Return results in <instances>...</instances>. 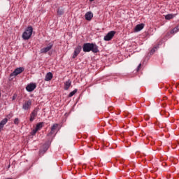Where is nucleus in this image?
Masks as SVG:
<instances>
[{
    "label": "nucleus",
    "instance_id": "16",
    "mask_svg": "<svg viewBox=\"0 0 179 179\" xmlns=\"http://www.w3.org/2000/svg\"><path fill=\"white\" fill-rule=\"evenodd\" d=\"M43 125H44V122H43L38 123L36 126V130L40 131L43 128Z\"/></svg>",
    "mask_w": 179,
    "mask_h": 179
},
{
    "label": "nucleus",
    "instance_id": "12",
    "mask_svg": "<svg viewBox=\"0 0 179 179\" xmlns=\"http://www.w3.org/2000/svg\"><path fill=\"white\" fill-rule=\"evenodd\" d=\"M85 17L86 20H92V19L93 18V13L87 12V13H85Z\"/></svg>",
    "mask_w": 179,
    "mask_h": 179
},
{
    "label": "nucleus",
    "instance_id": "24",
    "mask_svg": "<svg viewBox=\"0 0 179 179\" xmlns=\"http://www.w3.org/2000/svg\"><path fill=\"white\" fill-rule=\"evenodd\" d=\"M37 131H38V130H37V129L35 128V129H34V130L32 131V135H36V134H37Z\"/></svg>",
    "mask_w": 179,
    "mask_h": 179
},
{
    "label": "nucleus",
    "instance_id": "18",
    "mask_svg": "<svg viewBox=\"0 0 179 179\" xmlns=\"http://www.w3.org/2000/svg\"><path fill=\"white\" fill-rule=\"evenodd\" d=\"M78 92V89H75L73 91L69 93V97H72L73 96H75V94Z\"/></svg>",
    "mask_w": 179,
    "mask_h": 179
},
{
    "label": "nucleus",
    "instance_id": "29",
    "mask_svg": "<svg viewBox=\"0 0 179 179\" xmlns=\"http://www.w3.org/2000/svg\"><path fill=\"white\" fill-rule=\"evenodd\" d=\"M1 92H0V97H1Z\"/></svg>",
    "mask_w": 179,
    "mask_h": 179
},
{
    "label": "nucleus",
    "instance_id": "19",
    "mask_svg": "<svg viewBox=\"0 0 179 179\" xmlns=\"http://www.w3.org/2000/svg\"><path fill=\"white\" fill-rule=\"evenodd\" d=\"M178 31H179V26H178L177 27L173 28L171 31V34H173V33H177Z\"/></svg>",
    "mask_w": 179,
    "mask_h": 179
},
{
    "label": "nucleus",
    "instance_id": "11",
    "mask_svg": "<svg viewBox=\"0 0 179 179\" xmlns=\"http://www.w3.org/2000/svg\"><path fill=\"white\" fill-rule=\"evenodd\" d=\"M145 27V24L141 23L139 24H137L134 29V31H141V30H142L143 28Z\"/></svg>",
    "mask_w": 179,
    "mask_h": 179
},
{
    "label": "nucleus",
    "instance_id": "27",
    "mask_svg": "<svg viewBox=\"0 0 179 179\" xmlns=\"http://www.w3.org/2000/svg\"><path fill=\"white\" fill-rule=\"evenodd\" d=\"M7 118H9V119L12 118V115H10V114L8 115Z\"/></svg>",
    "mask_w": 179,
    "mask_h": 179
},
{
    "label": "nucleus",
    "instance_id": "23",
    "mask_svg": "<svg viewBox=\"0 0 179 179\" xmlns=\"http://www.w3.org/2000/svg\"><path fill=\"white\" fill-rule=\"evenodd\" d=\"M43 152H47V150H48V145H43Z\"/></svg>",
    "mask_w": 179,
    "mask_h": 179
},
{
    "label": "nucleus",
    "instance_id": "8",
    "mask_svg": "<svg viewBox=\"0 0 179 179\" xmlns=\"http://www.w3.org/2000/svg\"><path fill=\"white\" fill-rule=\"evenodd\" d=\"M37 87V85L36 83H31L28 84L26 87L27 92H33Z\"/></svg>",
    "mask_w": 179,
    "mask_h": 179
},
{
    "label": "nucleus",
    "instance_id": "14",
    "mask_svg": "<svg viewBox=\"0 0 179 179\" xmlns=\"http://www.w3.org/2000/svg\"><path fill=\"white\" fill-rule=\"evenodd\" d=\"M51 79H52V73L48 72L45 77V80L46 82H50Z\"/></svg>",
    "mask_w": 179,
    "mask_h": 179
},
{
    "label": "nucleus",
    "instance_id": "28",
    "mask_svg": "<svg viewBox=\"0 0 179 179\" xmlns=\"http://www.w3.org/2000/svg\"><path fill=\"white\" fill-rule=\"evenodd\" d=\"M93 1H94V0H90V2H93Z\"/></svg>",
    "mask_w": 179,
    "mask_h": 179
},
{
    "label": "nucleus",
    "instance_id": "15",
    "mask_svg": "<svg viewBox=\"0 0 179 179\" xmlns=\"http://www.w3.org/2000/svg\"><path fill=\"white\" fill-rule=\"evenodd\" d=\"M71 80H68L64 83V90H68L71 87Z\"/></svg>",
    "mask_w": 179,
    "mask_h": 179
},
{
    "label": "nucleus",
    "instance_id": "26",
    "mask_svg": "<svg viewBox=\"0 0 179 179\" xmlns=\"http://www.w3.org/2000/svg\"><path fill=\"white\" fill-rule=\"evenodd\" d=\"M141 66H142V64H139L138 67H137V71H139L141 69Z\"/></svg>",
    "mask_w": 179,
    "mask_h": 179
},
{
    "label": "nucleus",
    "instance_id": "5",
    "mask_svg": "<svg viewBox=\"0 0 179 179\" xmlns=\"http://www.w3.org/2000/svg\"><path fill=\"white\" fill-rule=\"evenodd\" d=\"M37 114H38V108H36L30 114V122H33L34 121L36 117H37Z\"/></svg>",
    "mask_w": 179,
    "mask_h": 179
},
{
    "label": "nucleus",
    "instance_id": "3",
    "mask_svg": "<svg viewBox=\"0 0 179 179\" xmlns=\"http://www.w3.org/2000/svg\"><path fill=\"white\" fill-rule=\"evenodd\" d=\"M114 36H115V31H110L104 36L103 40L105 41H110L113 40Z\"/></svg>",
    "mask_w": 179,
    "mask_h": 179
},
{
    "label": "nucleus",
    "instance_id": "2",
    "mask_svg": "<svg viewBox=\"0 0 179 179\" xmlns=\"http://www.w3.org/2000/svg\"><path fill=\"white\" fill-rule=\"evenodd\" d=\"M31 34H33V27L29 26L22 34L23 40H29L31 37Z\"/></svg>",
    "mask_w": 179,
    "mask_h": 179
},
{
    "label": "nucleus",
    "instance_id": "17",
    "mask_svg": "<svg viewBox=\"0 0 179 179\" xmlns=\"http://www.w3.org/2000/svg\"><path fill=\"white\" fill-rule=\"evenodd\" d=\"M174 15L173 14H168L165 16V19L166 20H170L171 19H173V17H174Z\"/></svg>",
    "mask_w": 179,
    "mask_h": 179
},
{
    "label": "nucleus",
    "instance_id": "7",
    "mask_svg": "<svg viewBox=\"0 0 179 179\" xmlns=\"http://www.w3.org/2000/svg\"><path fill=\"white\" fill-rule=\"evenodd\" d=\"M52 45L53 44L50 43L48 44L47 47L41 49L40 50L41 54H47V52H48V51H50L51 48H52Z\"/></svg>",
    "mask_w": 179,
    "mask_h": 179
},
{
    "label": "nucleus",
    "instance_id": "4",
    "mask_svg": "<svg viewBox=\"0 0 179 179\" xmlns=\"http://www.w3.org/2000/svg\"><path fill=\"white\" fill-rule=\"evenodd\" d=\"M30 108H31V100L29 99L23 103L22 109L24 110V111H27L30 110Z\"/></svg>",
    "mask_w": 179,
    "mask_h": 179
},
{
    "label": "nucleus",
    "instance_id": "6",
    "mask_svg": "<svg viewBox=\"0 0 179 179\" xmlns=\"http://www.w3.org/2000/svg\"><path fill=\"white\" fill-rule=\"evenodd\" d=\"M24 71V68L19 67L15 69V71L10 74V76H17L20 73H22Z\"/></svg>",
    "mask_w": 179,
    "mask_h": 179
},
{
    "label": "nucleus",
    "instance_id": "20",
    "mask_svg": "<svg viewBox=\"0 0 179 179\" xmlns=\"http://www.w3.org/2000/svg\"><path fill=\"white\" fill-rule=\"evenodd\" d=\"M64 9L62 8H58L57 10V14L59 15V16L64 15Z\"/></svg>",
    "mask_w": 179,
    "mask_h": 179
},
{
    "label": "nucleus",
    "instance_id": "10",
    "mask_svg": "<svg viewBox=\"0 0 179 179\" xmlns=\"http://www.w3.org/2000/svg\"><path fill=\"white\" fill-rule=\"evenodd\" d=\"M7 122H8V118H4L0 122V132L3 129V127L6 125Z\"/></svg>",
    "mask_w": 179,
    "mask_h": 179
},
{
    "label": "nucleus",
    "instance_id": "13",
    "mask_svg": "<svg viewBox=\"0 0 179 179\" xmlns=\"http://www.w3.org/2000/svg\"><path fill=\"white\" fill-rule=\"evenodd\" d=\"M58 127L57 124H54L51 127L50 132L48 134V136H51V135H54V132H55V129Z\"/></svg>",
    "mask_w": 179,
    "mask_h": 179
},
{
    "label": "nucleus",
    "instance_id": "21",
    "mask_svg": "<svg viewBox=\"0 0 179 179\" xmlns=\"http://www.w3.org/2000/svg\"><path fill=\"white\" fill-rule=\"evenodd\" d=\"M157 50V47H155L154 48H152L151 50H150V54L151 55H153L155 54V52H156V50Z\"/></svg>",
    "mask_w": 179,
    "mask_h": 179
},
{
    "label": "nucleus",
    "instance_id": "1",
    "mask_svg": "<svg viewBox=\"0 0 179 179\" xmlns=\"http://www.w3.org/2000/svg\"><path fill=\"white\" fill-rule=\"evenodd\" d=\"M83 51L84 52H90L92 51L94 53L99 52V46L96 43H85L83 45Z\"/></svg>",
    "mask_w": 179,
    "mask_h": 179
},
{
    "label": "nucleus",
    "instance_id": "25",
    "mask_svg": "<svg viewBox=\"0 0 179 179\" xmlns=\"http://www.w3.org/2000/svg\"><path fill=\"white\" fill-rule=\"evenodd\" d=\"M17 96L16 94H14L13 96H12V100H16V97Z\"/></svg>",
    "mask_w": 179,
    "mask_h": 179
},
{
    "label": "nucleus",
    "instance_id": "9",
    "mask_svg": "<svg viewBox=\"0 0 179 179\" xmlns=\"http://www.w3.org/2000/svg\"><path fill=\"white\" fill-rule=\"evenodd\" d=\"M80 51H82V46L78 45L74 50L73 58L75 59L77 55H79V54H80Z\"/></svg>",
    "mask_w": 179,
    "mask_h": 179
},
{
    "label": "nucleus",
    "instance_id": "22",
    "mask_svg": "<svg viewBox=\"0 0 179 179\" xmlns=\"http://www.w3.org/2000/svg\"><path fill=\"white\" fill-rule=\"evenodd\" d=\"M14 124H15V125H19V118H15V119L14 120Z\"/></svg>",
    "mask_w": 179,
    "mask_h": 179
}]
</instances>
